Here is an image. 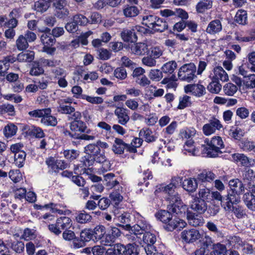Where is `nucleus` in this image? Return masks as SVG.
<instances>
[{"mask_svg":"<svg viewBox=\"0 0 255 255\" xmlns=\"http://www.w3.org/2000/svg\"><path fill=\"white\" fill-rule=\"evenodd\" d=\"M197 133L195 128L193 127H186L180 130L179 135L183 139H192Z\"/></svg>","mask_w":255,"mask_h":255,"instance_id":"obj_28","label":"nucleus"},{"mask_svg":"<svg viewBox=\"0 0 255 255\" xmlns=\"http://www.w3.org/2000/svg\"><path fill=\"white\" fill-rule=\"evenodd\" d=\"M45 207L50 208L53 213H58L59 214L66 215L71 213L68 210H64L66 206L62 204L50 203L45 205Z\"/></svg>","mask_w":255,"mask_h":255,"instance_id":"obj_25","label":"nucleus"},{"mask_svg":"<svg viewBox=\"0 0 255 255\" xmlns=\"http://www.w3.org/2000/svg\"><path fill=\"white\" fill-rule=\"evenodd\" d=\"M63 155L67 159L72 161L79 156V152L74 149L66 150L64 151Z\"/></svg>","mask_w":255,"mask_h":255,"instance_id":"obj_64","label":"nucleus"},{"mask_svg":"<svg viewBox=\"0 0 255 255\" xmlns=\"http://www.w3.org/2000/svg\"><path fill=\"white\" fill-rule=\"evenodd\" d=\"M206 146L203 150V154L210 157H215L221 153V149L224 147L222 138L219 136H214L211 140L206 139Z\"/></svg>","mask_w":255,"mask_h":255,"instance_id":"obj_3","label":"nucleus"},{"mask_svg":"<svg viewBox=\"0 0 255 255\" xmlns=\"http://www.w3.org/2000/svg\"><path fill=\"white\" fill-rule=\"evenodd\" d=\"M114 173H110L104 175V180L106 182L105 185L108 189H112L119 184V181L115 178Z\"/></svg>","mask_w":255,"mask_h":255,"instance_id":"obj_26","label":"nucleus"},{"mask_svg":"<svg viewBox=\"0 0 255 255\" xmlns=\"http://www.w3.org/2000/svg\"><path fill=\"white\" fill-rule=\"evenodd\" d=\"M92 233L96 239L102 240L106 233L105 228L103 226H98L95 228Z\"/></svg>","mask_w":255,"mask_h":255,"instance_id":"obj_60","label":"nucleus"},{"mask_svg":"<svg viewBox=\"0 0 255 255\" xmlns=\"http://www.w3.org/2000/svg\"><path fill=\"white\" fill-rule=\"evenodd\" d=\"M185 93H192L197 97H201L205 94V88L200 84H189L184 87Z\"/></svg>","mask_w":255,"mask_h":255,"instance_id":"obj_16","label":"nucleus"},{"mask_svg":"<svg viewBox=\"0 0 255 255\" xmlns=\"http://www.w3.org/2000/svg\"><path fill=\"white\" fill-rule=\"evenodd\" d=\"M196 67L193 63L185 64L179 68L178 77L181 81L191 82L196 78Z\"/></svg>","mask_w":255,"mask_h":255,"instance_id":"obj_4","label":"nucleus"},{"mask_svg":"<svg viewBox=\"0 0 255 255\" xmlns=\"http://www.w3.org/2000/svg\"><path fill=\"white\" fill-rule=\"evenodd\" d=\"M240 194L233 192L229 193L224 201L223 202L222 206L226 211H231L234 206V204H237L240 202Z\"/></svg>","mask_w":255,"mask_h":255,"instance_id":"obj_10","label":"nucleus"},{"mask_svg":"<svg viewBox=\"0 0 255 255\" xmlns=\"http://www.w3.org/2000/svg\"><path fill=\"white\" fill-rule=\"evenodd\" d=\"M233 159L244 166H248L249 163L248 157L244 154L235 153L232 154Z\"/></svg>","mask_w":255,"mask_h":255,"instance_id":"obj_56","label":"nucleus"},{"mask_svg":"<svg viewBox=\"0 0 255 255\" xmlns=\"http://www.w3.org/2000/svg\"><path fill=\"white\" fill-rule=\"evenodd\" d=\"M212 80V82L208 85L207 89L212 93L218 94L220 92L222 89V85L219 81L214 80Z\"/></svg>","mask_w":255,"mask_h":255,"instance_id":"obj_57","label":"nucleus"},{"mask_svg":"<svg viewBox=\"0 0 255 255\" xmlns=\"http://www.w3.org/2000/svg\"><path fill=\"white\" fill-rule=\"evenodd\" d=\"M18 16V10L16 9H13L9 13L10 19L4 23L5 26L13 29L16 27L18 23L16 18Z\"/></svg>","mask_w":255,"mask_h":255,"instance_id":"obj_30","label":"nucleus"},{"mask_svg":"<svg viewBox=\"0 0 255 255\" xmlns=\"http://www.w3.org/2000/svg\"><path fill=\"white\" fill-rule=\"evenodd\" d=\"M237 249L246 254H252L255 252V247L244 242H243L242 244L237 247Z\"/></svg>","mask_w":255,"mask_h":255,"instance_id":"obj_46","label":"nucleus"},{"mask_svg":"<svg viewBox=\"0 0 255 255\" xmlns=\"http://www.w3.org/2000/svg\"><path fill=\"white\" fill-rule=\"evenodd\" d=\"M0 113H7L9 115L13 116L15 114L14 106L9 104H4L0 106Z\"/></svg>","mask_w":255,"mask_h":255,"instance_id":"obj_59","label":"nucleus"},{"mask_svg":"<svg viewBox=\"0 0 255 255\" xmlns=\"http://www.w3.org/2000/svg\"><path fill=\"white\" fill-rule=\"evenodd\" d=\"M75 220L77 222L80 224H86L91 222L92 216L84 210L79 212L75 217Z\"/></svg>","mask_w":255,"mask_h":255,"instance_id":"obj_34","label":"nucleus"},{"mask_svg":"<svg viewBox=\"0 0 255 255\" xmlns=\"http://www.w3.org/2000/svg\"><path fill=\"white\" fill-rule=\"evenodd\" d=\"M176 186L173 183L162 187L164 198L168 202V208L177 215L185 213L186 207L182 202L178 193L175 191Z\"/></svg>","mask_w":255,"mask_h":255,"instance_id":"obj_1","label":"nucleus"},{"mask_svg":"<svg viewBox=\"0 0 255 255\" xmlns=\"http://www.w3.org/2000/svg\"><path fill=\"white\" fill-rule=\"evenodd\" d=\"M86 128V124L82 120L79 121H72L70 123V128L73 131L84 132Z\"/></svg>","mask_w":255,"mask_h":255,"instance_id":"obj_32","label":"nucleus"},{"mask_svg":"<svg viewBox=\"0 0 255 255\" xmlns=\"http://www.w3.org/2000/svg\"><path fill=\"white\" fill-rule=\"evenodd\" d=\"M156 217L158 219L165 224H167L168 222L170 221V219L172 218V214L169 212L165 210L159 211L156 215Z\"/></svg>","mask_w":255,"mask_h":255,"instance_id":"obj_45","label":"nucleus"},{"mask_svg":"<svg viewBox=\"0 0 255 255\" xmlns=\"http://www.w3.org/2000/svg\"><path fill=\"white\" fill-rule=\"evenodd\" d=\"M190 208L199 214H203L207 209V204L205 201L195 197L190 203Z\"/></svg>","mask_w":255,"mask_h":255,"instance_id":"obj_12","label":"nucleus"},{"mask_svg":"<svg viewBox=\"0 0 255 255\" xmlns=\"http://www.w3.org/2000/svg\"><path fill=\"white\" fill-rule=\"evenodd\" d=\"M143 236V242L146 245H153L156 241V238L155 235L150 232V231L144 233Z\"/></svg>","mask_w":255,"mask_h":255,"instance_id":"obj_54","label":"nucleus"},{"mask_svg":"<svg viewBox=\"0 0 255 255\" xmlns=\"http://www.w3.org/2000/svg\"><path fill=\"white\" fill-rule=\"evenodd\" d=\"M187 219L189 224L193 227L201 226L204 223V220L202 216L192 212L187 213Z\"/></svg>","mask_w":255,"mask_h":255,"instance_id":"obj_18","label":"nucleus"},{"mask_svg":"<svg viewBox=\"0 0 255 255\" xmlns=\"http://www.w3.org/2000/svg\"><path fill=\"white\" fill-rule=\"evenodd\" d=\"M70 12L66 6L55 10V15L59 19H65L70 17Z\"/></svg>","mask_w":255,"mask_h":255,"instance_id":"obj_61","label":"nucleus"},{"mask_svg":"<svg viewBox=\"0 0 255 255\" xmlns=\"http://www.w3.org/2000/svg\"><path fill=\"white\" fill-rule=\"evenodd\" d=\"M150 225L144 219H141L135 225L131 227L130 230L135 234L141 235L150 231Z\"/></svg>","mask_w":255,"mask_h":255,"instance_id":"obj_15","label":"nucleus"},{"mask_svg":"<svg viewBox=\"0 0 255 255\" xmlns=\"http://www.w3.org/2000/svg\"><path fill=\"white\" fill-rule=\"evenodd\" d=\"M184 153H188L190 155H197L199 153L198 148L196 147L194 144V142L192 139L187 140L183 146Z\"/></svg>","mask_w":255,"mask_h":255,"instance_id":"obj_23","label":"nucleus"},{"mask_svg":"<svg viewBox=\"0 0 255 255\" xmlns=\"http://www.w3.org/2000/svg\"><path fill=\"white\" fill-rule=\"evenodd\" d=\"M182 187L188 192H194L198 187V183L196 179L195 178H188L185 179L182 182Z\"/></svg>","mask_w":255,"mask_h":255,"instance_id":"obj_22","label":"nucleus"},{"mask_svg":"<svg viewBox=\"0 0 255 255\" xmlns=\"http://www.w3.org/2000/svg\"><path fill=\"white\" fill-rule=\"evenodd\" d=\"M222 30V25L219 19L212 20L208 24L206 31L211 35H215L219 33Z\"/></svg>","mask_w":255,"mask_h":255,"instance_id":"obj_19","label":"nucleus"},{"mask_svg":"<svg viewBox=\"0 0 255 255\" xmlns=\"http://www.w3.org/2000/svg\"><path fill=\"white\" fill-rule=\"evenodd\" d=\"M17 130V127L13 124L10 123L4 127L3 130V133L6 138H9L14 135Z\"/></svg>","mask_w":255,"mask_h":255,"instance_id":"obj_35","label":"nucleus"},{"mask_svg":"<svg viewBox=\"0 0 255 255\" xmlns=\"http://www.w3.org/2000/svg\"><path fill=\"white\" fill-rule=\"evenodd\" d=\"M85 152L88 154L83 158L82 162L85 166L92 165L94 161L97 162H103L105 161V152L99 149L96 143H90L84 148Z\"/></svg>","mask_w":255,"mask_h":255,"instance_id":"obj_2","label":"nucleus"},{"mask_svg":"<svg viewBox=\"0 0 255 255\" xmlns=\"http://www.w3.org/2000/svg\"><path fill=\"white\" fill-rule=\"evenodd\" d=\"M115 216L114 221L117 223L118 226L122 227L126 230H130L131 226L129 224L130 215L129 213L126 212L116 213Z\"/></svg>","mask_w":255,"mask_h":255,"instance_id":"obj_8","label":"nucleus"},{"mask_svg":"<svg viewBox=\"0 0 255 255\" xmlns=\"http://www.w3.org/2000/svg\"><path fill=\"white\" fill-rule=\"evenodd\" d=\"M50 6L49 1L39 0L34 3V9L38 12H43L46 11Z\"/></svg>","mask_w":255,"mask_h":255,"instance_id":"obj_37","label":"nucleus"},{"mask_svg":"<svg viewBox=\"0 0 255 255\" xmlns=\"http://www.w3.org/2000/svg\"><path fill=\"white\" fill-rule=\"evenodd\" d=\"M16 46L19 50H24L28 48V42L24 35H20L19 36L16 41Z\"/></svg>","mask_w":255,"mask_h":255,"instance_id":"obj_52","label":"nucleus"},{"mask_svg":"<svg viewBox=\"0 0 255 255\" xmlns=\"http://www.w3.org/2000/svg\"><path fill=\"white\" fill-rule=\"evenodd\" d=\"M223 128L221 122L217 118H213L209 121V123L205 124L202 128L204 134L209 136L214 133L217 130Z\"/></svg>","mask_w":255,"mask_h":255,"instance_id":"obj_7","label":"nucleus"},{"mask_svg":"<svg viewBox=\"0 0 255 255\" xmlns=\"http://www.w3.org/2000/svg\"><path fill=\"white\" fill-rule=\"evenodd\" d=\"M58 111L62 114L71 115L75 111V108L71 104L66 105L64 103H59Z\"/></svg>","mask_w":255,"mask_h":255,"instance_id":"obj_49","label":"nucleus"},{"mask_svg":"<svg viewBox=\"0 0 255 255\" xmlns=\"http://www.w3.org/2000/svg\"><path fill=\"white\" fill-rule=\"evenodd\" d=\"M240 145L244 150L248 151H253L254 152L255 143L253 141L244 139L241 141Z\"/></svg>","mask_w":255,"mask_h":255,"instance_id":"obj_51","label":"nucleus"},{"mask_svg":"<svg viewBox=\"0 0 255 255\" xmlns=\"http://www.w3.org/2000/svg\"><path fill=\"white\" fill-rule=\"evenodd\" d=\"M243 84L247 89L255 88V75L250 74L247 76L244 81Z\"/></svg>","mask_w":255,"mask_h":255,"instance_id":"obj_63","label":"nucleus"},{"mask_svg":"<svg viewBox=\"0 0 255 255\" xmlns=\"http://www.w3.org/2000/svg\"><path fill=\"white\" fill-rule=\"evenodd\" d=\"M152 131L148 128H143L141 129L139 132V136L144 138L147 142H152L155 140V138L151 135Z\"/></svg>","mask_w":255,"mask_h":255,"instance_id":"obj_43","label":"nucleus"},{"mask_svg":"<svg viewBox=\"0 0 255 255\" xmlns=\"http://www.w3.org/2000/svg\"><path fill=\"white\" fill-rule=\"evenodd\" d=\"M114 114L117 117L118 124L122 126H126L130 120L126 108L117 107L114 111Z\"/></svg>","mask_w":255,"mask_h":255,"instance_id":"obj_11","label":"nucleus"},{"mask_svg":"<svg viewBox=\"0 0 255 255\" xmlns=\"http://www.w3.org/2000/svg\"><path fill=\"white\" fill-rule=\"evenodd\" d=\"M7 245L10 249L16 253L20 254L24 251V244L21 241H13Z\"/></svg>","mask_w":255,"mask_h":255,"instance_id":"obj_40","label":"nucleus"},{"mask_svg":"<svg viewBox=\"0 0 255 255\" xmlns=\"http://www.w3.org/2000/svg\"><path fill=\"white\" fill-rule=\"evenodd\" d=\"M72 225V220L68 217L63 216L58 218L55 224H50L48 226L49 230L56 235L61 233V230L70 229Z\"/></svg>","mask_w":255,"mask_h":255,"instance_id":"obj_5","label":"nucleus"},{"mask_svg":"<svg viewBox=\"0 0 255 255\" xmlns=\"http://www.w3.org/2000/svg\"><path fill=\"white\" fill-rule=\"evenodd\" d=\"M212 0H200L196 5V10L199 13H203L206 10L212 8Z\"/></svg>","mask_w":255,"mask_h":255,"instance_id":"obj_24","label":"nucleus"},{"mask_svg":"<svg viewBox=\"0 0 255 255\" xmlns=\"http://www.w3.org/2000/svg\"><path fill=\"white\" fill-rule=\"evenodd\" d=\"M209 77L212 80L218 81L219 80L222 82H227L229 80L228 74L221 66H216L213 69Z\"/></svg>","mask_w":255,"mask_h":255,"instance_id":"obj_14","label":"nucleus"},{"mask_svg":"<svg viewBox=\"0 0 255 255\" xmlns=\"http://www.w3.org/2000/svg\"><path fill=\"white\" fill-rule=\"evenodd\" d=\"M157 18V16L153 15L143 16L142 17V24L151 29L154 27V24Z\"/></svg>","mask_w":255,"mask_h":255,"instance_id":"obj_48","label":"nucleus"},{"mask_svg":"<svg viewBox=\"0 0 255 255\" xmlns=\"http://www.w3.org/2000/svg\"><path fill=\"white\" fill-rule=\"evenodd\" d=\"M15 61V58L11 56L5 57L0 61V72L6 73L8 70L10 63H12Z\"/></svg>","mask_w":255,"mask_h":255,"instance_id":"obj_31","label":"nucleus"},{"mask_svg":"<svg viewBox=\"0 0 255 255\" xmlns=\"http://www.w3.org/2000/svg\"><path fill=\"white\" fill-rule=\"evenodd\" d=\"M176 76L172 75L170 78H165L161 81L163 84H166V87L168 89H175L177 87V84L175 82Z\"/></svg>","mask_w":255,"mask_h":255,"instance_id":"obj_58","label":"nucleus"},{"mask_svg":"<svg viewBox=\"0 0 255 255\" xmlns=\"http://www.w3.org/2000/svg\"><path fill=\"white\" fill-rule=\"evenodd\" d=\"M243 198L247 208L252 211H255V197L251 196L249 193H245Z\"/></svg>","mask_w":255,"mask_h":255,"instance_id":"obj_38","label":"nucleus"},{"mask_svg":"<svg viewBox=\"0 0 255 255\" xmlns=\"http://www.w3.org/2000/svg\"><path fill=\"white\" fill-rule=\"evenodd\" d=\"M229 184L233 192L241 195L245 191V186L239 179L230 180Z\"/></svg>","mask_w":255,"mask_h":255,"instance_id":"obj_21","label":"nucleus"},{"mask_svg":"<svg viewBox=\"0 0 255 255\" xmlns=\"http://www.w3.org/2000/svg\"><path fill=\"white\" fill-rule=\"evenodd\" d=\"M121 234V232L118 228L112 227L109 233L101 240L102 244L104 246H111Z\"/></svg>","mask_w":255,"mask_h":255,"instance_id":"obj_13","label":"nucleus"},{"mask_svg":"<svg viewBox=\"0 0 255 255\" xmlns=\"http://www.w3.org/2000/svg\"><path fill=\"white\" fill-rule=\"evenodd\" d=\"M123 14L126 17H134L139 13L138 8L135 6L127 5L123 8Z\"/></svg>","mask_w":255,"mask_h":255,"instance_id":"obj_29","label":"nucleus"},{"mask_svg":"<svg viewBox=\"0 0 255 255\" xmlns=\"http://www.w3.org/2000/svg\"><path fill=\"white\" fill-rule=\"evenodd\" d=\"M33 58L34 52L32 51L21 52L17 57V60L20 62H31Z\"/></svg>","mask_w":255,"mask_h":255,"instance_id":"obj_39","label":"nucleus"},{"mask_svg":"<svg viewBox=\"0 0 255 255\" xmlns=\"http://www.w3.org/2000/svg\"><path fill=\"white\" fill-rule=\"evenodd\" d=\"M131 51L137 55H143L149 51L148 45L144 42L136 43L131 46Z\"/></svg>","mask_w":255,"mask_h":255,"instance_id":"obj_20","label":"nucleus"},{"mask_svg":"<svg viewBox=\"0 0 255 255\" xmlns=\"http://www.w3.org/2000/svg\"><path fill=\"white\" fill-rule=\"evenodd\" d=\"M40 39L44 46H52L55 42V38L49 33H43L41 36Z\"/></svg>","mask_w":255,"mask_h":255,"instance_id":"obj_44","label":"nucleus"},{"mask_svg":"<svg viewBox=\"0 0 255 255\" xmlns=\"http://www.w3.org/2000/svg\"><path fill=\"white\" fill-rule=\"evenodd\" d=\"M44 73V70L38 62H34L30 71V74L32 76H38Z\"/></svg>","mask_w":255,"mask_h":255,"instance_id":"obj_62","label":"nucleus"},{"mask_svg":"<svg viewBox=\"0 0 255 255\" xmlns=\"http://www.w3.org/2000/svg\"><path fill=\"white\" fill-rule=\"evenodd\" d=\"M177 67V63L174 61H170L164 64L161 67L162 72L166 74H172Z\"/></svg>","mask_w":255,"mask_h":255,"instance_id":"obj_36","label":"nucleus"},{"mask_svg":"<svg viewBox=\"0 0 255 255\" xmlns=\"http://www.w3.org/2000/svg\"><path fill=\"white\" fill-rule=\"evenodd\" d=\"M26 153L24 151L18 152L14 154V164L18 167H21L23 165L25 159Z\"/></svg>","mask_w":255,"mask_h":255,"instance_id":"obj_55","label":"nucleus"},{"mask_svg":"<svg viewBox=\"0 0 255 255\" xmlns=\"http://www.w3.org/2000/svg\"><path fill=\"white\" fill-rule=\"evenodd\" d=\"M51 110L49 112H45V115L41 119V123L45 126H55L57 124V119L51 116Z\"/></svg>","mask_w":255,"mask_h":255,"instance_id":"obj_27","label":"nucleus"},{"mask_svg":"<svg viewBox=\"0 0 255 255\" xmlns=\"http://www.w3.org/2000/svg\"><path fill=\"white\" fill-rule=\"evenodd\" d=\"M168 28L167 22L163 19L157 17L154 24V27L151 29L159 32H163Z\"/></svg>","mask_w":255,"mask_h":255,"instance_id":"obj_41","label":"nucleus"},{"mask_svg":"<svg viewBox=\"0 0 255 255\" xmlns=\"http://www.w3.org/2000/svg\"><path fill=\"white\" fill-rule=\"evenodd\" d=\"M245 133L244 130L238 127H232L229 130V135L236 140H240Z\"/></svg>","mask_w":255,"mask_h":255,"instance_id":"obj_33","label":"nucleus"},{"mask_svg":"<svg viewBox=\"0 0 255 255\" xmlns=\"http://www.w3.org/2000/svg\"><path fill=\"white\" fill-rule=\"evenodd\" d=\"M143 142V140L141 137L134 138L130 144H129L128 151L132 153L136 152V148L140 147Z\"/></svg>","mask_w":255,"mask_h":255,"instance_id":"obj_53","label":"nucleus"},{"mask_svg":"<svg viewBox=\"0 0 255 255\" xmlns=\"http://www.w3.org/2000/svg\"><path fill=\"white\" fill-rule=\"evenodd\" d=\"M181 238L186 243H193L201 238V235L196 229H186L181 232Z\"/></svg>","mask_w":255,"mask_h":255,"instance_id":"obj_9","label":"nucleus"},{"mask_svg":"<svg viewBox=\"0 0 255 255\" xmlns=\"http://www.w3.org/2000/svg\"><path fill=\"white\" fill-rule=\"evenodd\" d=\"M144 28L139 25H136L130 29H124L121 33V37L125 42H135L137 37L136 32H142Z\"/></svg>","mask_w":255,"mask_h":255,"instance_id":"obj_6","label":"nucleus"},{"mask_svg":"<svg viewBox=\"0 0 255 255\" xmlns=\"http://www.w3.org/2000/svg\"><path fill=\"white\" fill-rule=\"evenodd\" d=\"M216 175L211 171L204 170L198 175V178L202 181H208L213 180Z\"/></svg>","mask_w":255,"mask_h":255,"instance_id":"obj_47","label":"nucleus"},{"mask_svg":"<svg viewBox=\"0 0 255 255\" xmlns=\"http://www.w3.org/2000/svg\"><path fill=\"white\" fill-rule=\"evenodd\" d=\"M235 21L242 25H245L247 22V13L243 10H239L237 11L235 17Z\"/></svg>","mask_w":255,"mask_h":255,"instance_id":"obj_42","label":"nucleus"},{"mask_svg":"<svg viewBox=\"0 0 255 255\" xmlns=\"http://www.w3.org/2000/svg\"><path fill=\"white\" fill-rule=\"evenodd\" d=\"M129 144L124 142L120 138L116 137L112 145V151L116 154H122L124 153L125 150L128 151Z\"/></svg>","mask_w":255,"mask_h":255,"instance_id":"obj_17","label":"nucleus"},{"mask_svg":"<svg viewBox=\"0 0 255 255\" xmlns=\"http://www.w3.org/2000/svg\"><path fill=\"white\" fill-rule=\"evenodd\" d=\"M223 91L225 95L232 96L237 92L238 87L233 83H228L224 86Z\"/></svg>","mask_w":255,"mask_h":255,"instance_id":"obj_50","label":"nucleus"}]
</instances>
